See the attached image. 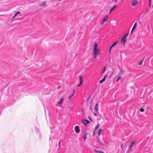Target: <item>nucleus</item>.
Segmentation results:
<instances>
[{
  "instance_id": "obj_22",
  "label": "nucleus",
  "mask_w": 153,
  "mask_h": 153,
  "mask_svg": "<svg viewBox=\"0 0 153 153\" xmlns=\"http://www.w3.org/2000/svg\"><path fill=\"white\" fill-rule=\"evenodd\" d=\"M128 33H126L125 35H124L123 36H122V38H123L124 39H126V37L128 35Z\"/></svg>"
},
{
  "instance_id": "obj_24",
  "label": "nucleus",
  "mask_w": 153,
  "mask_h": 153,
  "mask_svg": "<svg viewBox=\"0 0 153 153\" xmlns=\"http://www.w3.org/2000/svg\"><path fill=\"white\" fill-rule=\"evenodd\" d=\"M143 60L142 61H140L139 62V63L137 64L138 65H141L143 62Z\"/></svg>"
},
{
  "instance_id": "obj_7",
  "label": "nucleus",
  "mask_w": 153,
  "mask_h": 153,
  "mask_svg": "<svg viewBox=\"0 0 153 153\" xmlns=\"http://www.w3.org/2000/svg\"><path fill=\"white\" fill-rule=\"evenodd\" d=\"M79 85H78L77 86V87H79L80 86L82 83L83 81L82 79V76H79Z\"/></svg>"
},
{
  "instance_id": "obj_8",
  "label": "nucleus",
  "mask_w": 153,
  "mask_h": 153,
  "mask_svg": "<svg viewBox=\"0 0 153 153\" xmlns=\"http://www.w3.org/2000/svg\"><path fill=\"white\" fill-rule=\"evenodd\" d=\"M117 42H114L110 47L109 48V51L110 52H111V50L112 48L117 43Z\"/></svg>"
},
{
  "instance_id": "obj_14",
  "label": "nucleus",
  "mask_w": 153,
  "mask_h": 153,
  "mask_svg": "<svg viewBox=\"0 0 153 153\" xmlns=\"http://www.w3.org/2000/svg\"><path fill=\"white\" fill-rule=\"evenodd\" d=\"M137 25V23H135L133 26V27L132 28V31H133L136 28Z\"/></svg>"
},
{
  "instance_id": "obj_31",
  "label": "nucleus",
  "mask_w": 153,
  "mask_h": 153,
  "mask_svg": "<svg viewBox=\"0 0 153 153\" xmlns=\"http://www.w3.org/2000/svg\"><path fill=\"white\" fill-rule=\"evenodd\" d=\"M88 119L91 121H92V120H91V118L90 117H88Z\"/></svg>"
},
{
  "instance_id": "obj_21",
  "label": "nucleus",
  "mask_w": 153,
  "mask_h": 153,
  "mask_svg": "<svg viewBox=\"0 0 153 153\" xmlns=\"http://www.w3.org/2000/svg\"><path fill=\"white\" fill-rule=\"evenodd\" d=\"M102 129H100L98 130V134L99 136L100 135L101 133H102Z\"/></svg>"
},
{
  "instance_id": "obj_27",
  "label": "nucleus",
  "mask_w": 153,
  "mask_h": 153,
  "mask_svg": "<svg viewBox=\"0 0 153 153\" xmlns=\"http://www.w3.org/2000/svg\"><path fill=\"white\" fill-rule=\"evenodd\" d=\"M94 109L97 112H98V109L97 108V107H95Z\"/></svg>"
},
{
  "instance_id": "obj_36",
  "label": "nucleus",
  "mask_w": 153,
  "mask_h": 153,
  "mask_svg": "<svg viewBox=\"0 0 153 153\" xmlns=\"http://www.w3.org/2000/svg\"><path fill=\"white\" fill-rule=\"evenodd\" d=\"M117 0H115L114 2H117Z\"/></svg>"
},
{
  "instance_id": "obj_33",
  "label": "nucleus",
  "mask_w": 153,
  "mask_h": 153,
  "mask_svg": "<svg viewBox=\"0 0 153 153\" xmlns=\"http://www.w3.org/2000/svg\"><path fill=\"white\" fill-rule=\"evenodd\" d=\"M91 107V105H90V110H91V111H92V109Z\"/></svg>"
},
{
  "instance_id": "obj_19",
  "label": "nucleus",
  "mask_w": 153,
  "mask_h": 153,
  "mask_svg": "<svg viewBox=\"0 0 153 153\" xmlns=\"http://www.w3.org/2000/svg\"><path fill=\"white\" fill-rule=\"evenodd\" d=\"M20 13V11H17L16 12L14 15V16L13 17V18H14L18 14Z\"/></svg>"
},
{
  "instance_id": "obj_4",
  "label": "nucleus",
  "mask_w": 153,
  "mask_h": 153,
  "mask_svg": "<svg viewBox=\"0 0 153 153\" xmlns=\"http://www.w3.org/2000/svg\"><path fill=\"white\" fill-rule=\"evenodd\" d=\"M135 141H133L131 145H130V147L128 148V149L127 151V152H129L132 149V147H133V146L135 145Z\"/></svg>"
},
{
  "instance_id": "obj_3",
  "label": "nucleus",
  "mask_w": 153,
  "mask_h": 153,
  "mask_svg": "<svg viewBox=\"0 0 153 153\" xmlns=\"http://www.w3.org/2000/svg\"><path fill=\"white\" fill-rule=\"evenodd\" d=\"M108 15H105V16L104 17L102 22L101 23V24L103 25L104 23L105 22H106L107 21L108 19Z\"/></svg>"
},
{
  "instance_id": "obj_28",
  "label": "nucleus",
  "mask_w": 153,
  "mask_h": 153,
  "mask_svg": "<svg viewBox=\"0 0 153 153\" xmlns=\"http://www.w3.org/2000/svg\"><path fill=\"white\" fill-rule=\"evenodd\" d=\"M62 140H60L59 142V148H60V142Z\"/></svg>"
},
{
  "instance_id": "obj_12",
  "label": "nucleus",
  "mask_w": 153,
  "mask_h": 153,
  "mask_svg": "<svg viewBox=\"0 0 153 153\" xmlns=\"http://www.w3.org/2000/svg\"><path fill=\"white\" fill-rule=\"evenodd\" d=\"M120 73H118V75L116 76V77L119 76H122L123 74V72L121 70H120Z\"/></svg>"
},
{
  "instance_id": "obj_9",
  "label": "nucleus",
  "mask_w": 153,
  "mask_h": 153,
  "mask_svg": "<svg viewBox=\"0 0 153 153\" xmlns=\"http://www.w3.org/2000/svg\"><path fill=\"white\" fill-rule=\"evenodd\" d=\"M117 7V5H115L111 8L110 10L109 13L110 14L112 11H113Z\"/></svg>"
},
{
  "instance_id": "obj_1",
  "label": "nucleus",
  "mask_w": 153,
  "mask_h": 153,
  "mask_svg": "<svg viewBox=\"0 0 153 153\" xmlns=\"http://www.w3.org/2000/svg\"><path fill=\"white\" fill-rule=\"evenodd\" d=\"M97 44L94 42L92 53L94 58H96L97 55H100L101 53L100 49L97 48Z\"/></svg>"
},
{
  "instance_id": "obj_20",
  "label": "nucleus",
  "mask_w": 153,
  "mask_h": 153,
  "mask_svg": "<svg viewBox=\"0 0 153 153\" xmlns=\"http://www.w3.org/2000/svg\"><path fill=\"white\" fill-rule=\"evenodd\" d=\"M94 151L96 152V153H104V152L102 151H99L97 150L96 149H94Z\"/></svg>"
},
{
  "instance_id": "obj_17",
  "label": "nucleus",
  "mask_w": 153,
  "mask_h": 153,
  "mask_svg": "<svg viewBox=\"0 0 153 153\" xmlns=\"http://www.w3.org/2000/svg\"><path fill=\"white\" fill-rule=\"evenodd\" d=\"M75 89H74L73 90V93L72 94H71V95H70L68 98L69 99L75 93Z\"/></svg>"
},
{
  "instance_id": "obj_34",
  "label": "nucleus",
  "mask_w": 153,
  "mask_h": 153,
  "mask_svg": "<svg viewBox=\"0 0 153 153\" xmlns=\"http://www.w3.org/2000/svg\"><path fill=\"white\" fill-rule=\"evenodd\" d=\"M95 131H93V134L92 135L93 136V135H94L95 132Z\"/></svg>"
},
{
  "instance_id": "obj_10",
  "label": "nucleus",
  "mask_w": 153,
  "mask_h": 153,
  "mask_svg": "<svg viewBox=\"0 0 153 153\" xmlns=\"http://www.w3.org/2000/svg\"><path fill=\"white\" fill-rule=\"evenodd\" d=\"M121 42L122 44V43L123 42V45L124 46L125 42L126 41V39L122 38L121 39Z\"/></svg>"
},
{
  "instance_id": "obj_26",
  "label": "nucleus",
  "mask_w": 153,
  "mask_h": 153,
  "mask_svg": "<svg viewBox=\"0 0 153 153\" xmlns=\"http://www.w3.org/2000/svg\"><path fill=\"white\" fill-rule=\"evenodd\" d=\"M144 111V109L143 108H141L140 109V111L141 112H143Z\"/></svg>"
},
{
  "instance_id": "obj_18",
  "label": "nucleus",
  "mask_w": 153,
  "mask_h": 153,
  "mask_svg": "<svg viewBox=\"0 0 153 153\" xmlns=\"http://www.w3.org/2000/svg\"><path fill=\"white\" fill-rule=\"evenodd\" d=\"M106 70V67L105 66L104 67L103 69H102V71L101 73L102 74L104 73V72Z\"/></svg>"
},
{
  "instance_id": "obj_16",
  "label": "nucleus",
  "mask_w": 153,
  "mask_h": 153,
  "mask_svg": "<svg viewBox=\"0 0 153 153\" xmlns=\"http://www.w3.org/2000/svg\"><path fill=\"white\" fill-rule=\"evenodd\" d=\"M63 100H64V99L63 98H61L60 99V100L58 102V103L59 104H62L63 101Z\"/></svg>"
},
{
  "instance_id": "obj_40",
  "label": "nucleus",
  "mask_w": 153,
  "mask_h": 153,
  "mask_svg": "<svg viewBox=\"0 0 153 153\" xmlns=\"http://www.w3.org/2000/svg\"><path fill=\"white\" fill-rule=\"evenodd\" d=\"M60 87H58V88H59Z\"/></svg>"
},
{
  "instance_id": "obj_35",
  "label": "nucleus",
  "mask_w": 153,
  "mask_h": 153,
  "mask_svg": "<svg viewBox=\"0 0 153 153\" xmlns=\"http://www.w3.org/2000/svg\"><path fill=\"white\" fill-rule=\"evenodd\" d=\"M97 105H98V103H97V104L95 105V107H97Z\"/></svg>"
},
{
  "instance_id": "obj_2",
  "label": "nucleus",
  "mask_w": 153,
  "mask_h": 153,
  "mask_svg": "<svg viewBox=\"0 0 153 153\" xmlns=\"http://www.w3.org/2000/svg\"><path fill=\"white\" fill-rule=\"evenodd\" d=\"M138 1L137 0H133L131 2V5L132 7H135L138 4Z\"/></svg>"
},
{
  "instance_id": "obj_29",
  "label": "nucleus",
  "mask_w": 153,
  "mask_h": 153,
  "mask_svg": "<svg viewBox=\"0 0 153 153\" xmlns=\"http://www.w3.org/2000/svg\"><path fill=\"white\" fill-rule=\"evenodd\" d=\"M149 5L150 7H151V2H149Z\"/></svg>"
},
{
  "instance_id": "obj_32",
  "label": "nucleus",
  "mask_w": 153,
  "mask_h": 153,
  "mask_svg": "<svg viewBox=\"0 0 153 153\" xmlns=\"http://www.w3.org/2000/svg\"><path fill=\"white\" fill-rule=\"evenodd\" d=\"M94 115L95 116H97V114H96V113H94Z\"/></svg>"
},
{
  "instance_id": "obj_23",
  "label": "nucleus",
  "mask_w": 153,
  "mask_h": 153,
  "mask_svg": "<svg viewBox=\"0 0 153 153\" xmlns=\"http://www.w3.org/2000/svg\"><path fill=\"white\" fill-rule=\"evenodd\" d=\"M99 124L97 125L94 128V131H96L97 130L99 127Z\"/></svg>"
},
{
  "instance_id": "obj_25",
  "label": "nucleus",
  "mask_w": 153,
  "mask_h": 153,
  "mask_svg": "<svg viewBox=\"0 0 153 153\" xmlns=\"http://www.w3.org/2000/svg\"><path fill=\"white\" fill-rule=\"evenodd\" d=\"M118 78L116 80L117 82H118L119 81V80L120 79H121L122 78V77L121 76H118Z\"/></svg>"
},
{
  "instance_id": "obj_5",
  "label": "nucleus",
  "mask_w": 153,
  "mask_h": 153,
  "mask_svg": "<svg viewBox=\"0 0 153 153\" xmlns=\"http://www.w3.org/2000/svg\"><path fill=\"white\" fill-rule=\"evenodd\" d=\"M75 131L77 133H78L80 132V129L79 127L78 126H75L74 128Z\"/></svg>"
},
{
  "instance_id": "obj_30",
  "label": "nucleus",
  "mask_w": 153,
  "mask_h": 153,
  "mask_svg": "<svg viewBox=\"0 0 153 153\" xmlns=\"http://www.w3.org/2000/svg\"><path fill=\"white\" fill-rule=\"evenodd\" d=\"M72 107V104H71V102L70 105L69 106V107L70 108H71Z\"/></svg>"
},
{
  "instance_id": "obj_39",
  "label": "nucleus",
  "mask_w": 153,
  "mask_h": 153,
  "mask_svg": "<svg viewBox=\"0 0 153 153\" xmlns=\"http://www.w3.org/2000/svg\"><path fill=\"white\" fill-rule=\"evenodd\" d=\"M51 137H50V140H51Z\"/></svg>"
},
{
  "instance_id": "obj_11",
  "label": "nucleus",
  "mask_w": 153,
  "mask_h": 153,
  "mask_svg": "<svg viewBox=\"0 0 153 153\" xmlns=\"http://www.w3.org/2000/svg\"><path fill=\"white\" fill-rule=\"evenodd\" d=\"M46 4V2L45 1H44L43 2H41L39 3V5L41 6H43L45 5Z\"/></svg>"
},
{
  "instance_id": "obj_13",
  "label": "nucleus",
  "mask_w": 153,
  "mask_h": 153,
  "mask_svg": "<svg viewBox=\"0 0 153 153\" xmlns=\"http://www.w3.org/2000/svg\"><path fill=\"white\" fill-rule=\"evenodd\" d=\"M107 76H105L102 79H101V80H100V83H102L105 80Z\"/></svg>"
},
{
  "instance_id": "obj_37",
  "label": "nucleus",
  "mask_w": 153,
  "mask_h": 153,
  "mask_svg": "<svg viewBox=\"0 0 153 153\" xmlns=\"http://www.w3.org/2000/svg\"><path fill=\"white\" fill-rule=\"evenodd\" d=\"M133 31H132V30H131V34L132 33Z\"/></svg>"
},
{
  "instance_id": "obj_15",
  "label": "nucleus",
  "mask_w": 153,
  "mask_h": 153,
  "mask_svg": "<svg viewBox=\"0 0 153 153\" xmlns=\"http://www.w3.org/2000/svg\"><path fill=\"white\" fill-rule=\"evenodd\" d=\"M87 134H88V133L87 132H85L84 133V141H85V140L87 138Z\"/></svg>"
},
{
  "instance_id": "obj_38",
  "label": "nucleus",
  "mask_w": 153,
  "mask_h": 153,
  "mask_svg": "<svg viewBox=\"0 0 153 153\" xmlns=\"http://www.w3.org/2000/svg\"><path fill=\"white\" fill-rule=\"evenodd\" d=\"M151 0H149V2H151Z\"/></svg>"
},
{
  "instance_id": "obj_6",
  "label": "nucleus",
  "mask_w": 153,
  "mask_h": 153,
  "mask_svg": "<svg viewBox=\"0 0 153 153\" xmlns=\"http://www.w3.org/2000/svg\"><path fill=\"white\" fill-rule=\"evenodd\" d=\"M82 122L83 123V124L84 125H86L88 123H90V122L87 120H82Z\"/></svg>"
}]
</instances>
